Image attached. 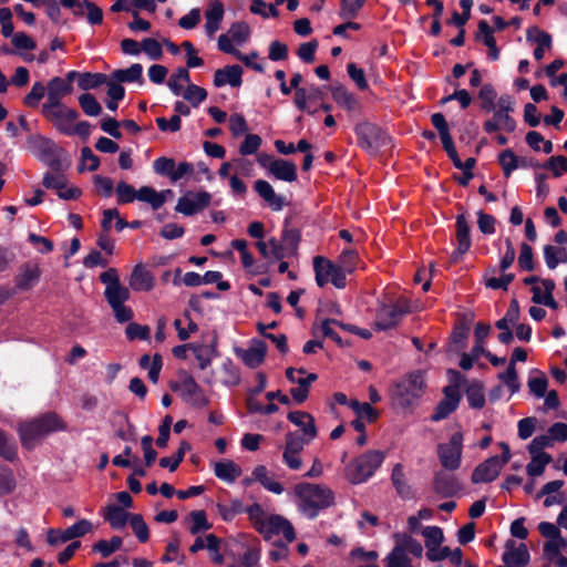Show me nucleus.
Segmentation results:
<instances>
[{"label":"nucleus","instance_id":"nucleus-34","mask_svg":"<svg viewBox=\"0 0 567 567\" xmlns=\"http://www.w3.org/2000/svg\"><path fill=\"white\" fill-rule=\"evenodd\" d=\"M214 472L216 477L228 483L235 482L241 475V468L230 460L216 462Z\"/></svg>","mask_w":567,"mask_h":567},{"label":"nucleus","instance_id":"nucleus-33","mask_svg":"<svg viewBox=\"0 0 567 567\" xmlns=\"http://www.w3.org/2000/svg\"><path fill=\"white\" fill-rule=\"evenodd\" d=\"M133 514L126 512L122 506L112 504L106 507L104 519L109 522L113 529H122L127 520H131Z\"/></svg>","mask_w":567,"mask_h":567},{"label":"nucleus","instance_id":"nucleus-64","mask_svg":"<svg viewBox=\"0 0 567 567\" xmlns=\"http://www.w3.org/2000/svg\"><path fill=\"white\" fill-rule=\"evenodd\" d=\"M359 261V255L353 249H343L338 258V266L349 274L353 272Z\"/></svg>","mask_w":567,"mask_h":567},{"label":"nucleus","instance_id":"nucleus-55","mask_svg":"<svg viewBox=\"0 0 567 567\" xmlns=\"http://www.w3.org/2000/svg\"><path fill=\"white\" fill-rule=\"evenodd\" d=\"M364 3L365 2L363 0H341L339 11L340 18L346 20L357 18Z\"/></svg>","mask_w":567,"mask_h":567},{"label":"nucleus","instance_id":"nucleus-20","mask_svg":"<svg viewBox=\"0 0 567 567\" xmlns=\"http://www.w3.org/2000/svg\"><path fill=\"white\" fill-rule=\"evenodd\" d=\"M243 68L239 64L226 65L218 69L214 73V85L223 87L229 84L233 87H238L243 83Z\"/></svg>","mask_w":567,"mask_h":567},{"label":"nucleus","instance_id":"nucleus-40","mask_svg":"<svg viewBox=\"0 0 567 567\" xmlns=\"http://www.w3.org/2000/svg\"><path fill=\"white\" fill-rule=\"evenodd\" d=\"M104 297L110 307H114L125 303L130 299V290L128 288L122 286V284H116L114 287L105 288Z\"/></svg>","mask_w":567,"mask_h":567},{"label":"nucleus","instance_id":"nucleus-13","mask_svg":"<svg viewBox=\"0 0 567 567\" xmlns=\"http://www.w3.org/2000/svg\"><path fill=\"white\" fill-rule=\"evenodd\" d=\"M266 540H270L272 535L282 534L288 543L296 538V532L292 524L280 515H270L265 525V532L260 533Z\"/></svg>","mask_w":567,"mask_h":567},{"label":"nucleus","instance_id":"nucleus-11","mask_svg":"<svg viewBox=\"0 0 567 567\" xmlns=\"http://www.w3.org/2000/svg\"><path fill=\"white\" fill-rule=\"evenodd\" d=\"M212 195L206 190H200L196 194L188 192L186 195L178 198L175 210L185 216H193L210 205Z\"/></svg>","mask_w":567,"mask_h":567},{"label":"nucleus","instance_id":"nucleus-25","mask_svg":"<svg viewBox=\"0 0 567 567\" xmlns=\"http://www.w3.org/2000/svg\"><path fill=\"white\" fill-rule=\"evenodd\" d=\"M128 284L134 291H150L155 286L154 277L143 264L133 268Z\"/></svg>","mask_w":567,"mask_h":567},{"label":"nucleus","instance_id":"nucleus-42","mask_svg":"<svg viewBox=\"0 0 567 567\" xmlns=\"http://www.w3.org/2000/svg\"><path fill=\"white\" fill-rule=\"evenodd\" d=\"M107 82V75L104 73L82 72L78 81V86L83 91L94 90Z\"/></svg>","mask_w":567,"mask_h":567},{"label":"nucleus","instance_id":"nucleus-5","mask_svg":"<svg viewBox=\"0 0 567 567\" xmlns=\"http://www.w3.org/2000/svg\"><path fill=\"white\" fill-rule=\"evenodd\" d=\"M424 386L421 371L412 372L406 379L396 383L392 399L401 408H410L421 398Z\"/></svg>","mask_w":567,"mask_h":567},{"label":"nucleus","instance_id":"nucleus-21","mask_svg":"<svg viewBox=\"0 0 567 567\" xmlns=\"http://www.w3.org/2000/svg\"><path fill=\"white\" fill-rule=\"evenodd\" d=\"M195 358L198 360L200 370H205L212 363L214 357L217 355V334L213 333L208 343H189Z\"/></svg>","mask_w":567,"mask_h":567},{"label":"nucleus","instance_id":"nucleus-17","mask_svg":"<svg viewBox=\"0 0 567 567\" xmlns=\"http://www.w3.org/2000/svg\"><path fill=\"white\" fill-rule=\"evenodd\" d=\"M505 553L502 556L503 563L507 567H525L530 561V555L527 546L522 543L516 548L515 542L513 539H508L505 544Z\"/></svg>","mask_w":567,"mask_h":567},{"label":"nucleus","instance_id":"nucleus-29","mask_svg":"<svg viewBox=\"0 0 567 567\" xmlns=\"http://www.w3.org/2000/svg\"><path fill=\"white\" fill-rule=\"evenodd\" d=\"M270 174L276 179L287 183H292L298 178L297 165L291 161L282 158L275 159L270 167Z\"/></svg>","mask_w":567,"mask_h":567},{"label":"nucleus","instance_id":"nucleus-62","mask_svg":"<svg viewBox=\"0 0 567 567\" xmlns=\"http://www.w3.org/2000/svg\"><path fill=\"white\" fill-rule=\"evenodd\" d=\"M175 163V159L172 157L161 156L153 162V169L157 175L172 179Z\"/></svg>","mask_w":567,"mask_h":567},{"label":"nucleus","instance_id":"nucleus-47","mask_svg":"<svg viewBox=\"0 0 567 567\" xmlns=\"http://www.w3.org/2000/svg\"><path fill=\"white\" fill-rule=\"evenodd\" d=\"M227 35L234 43L241 45L249 39L250 28L247 22L237 21L230 24Z\"/></svg>","mask_w":567,"mask_h":567},{"label":"nucleus","instance_id":"nucleus-4","mask_svg":"<svg viewBox=\"0 0 567 567\" xmlns=\"http://www.w3.org/2000/svg\"><path fill=\"white\" fill-rule=\"evenodd\" d=\"M27 145L28 148L35 153L38 158L53 172L62 173L65 169L60 158V153L64 151L59 148L51 138L42 135H30L27 138Z\"/></svg>","mask_w":567,"mask_h":567},{"label":"nucleus","instance_id":"nucleus-6","mask_svg":"<svg viewBox=\"0 0 567 567\" xmlns=\"http://www.w3.org/2000/svg\"><path fill=\"white\" fill-rule=\"evenodd\" d=\"M358 145L365 151H378L391 145V137L378 124L363 121L354 126Z\"/></svg>","mask_w":567,"mask_h":567},{"label":"nucleus","instance_id":"nucleus-54","mask_svg":"<svg viewBox=\"0 0 567 567\" xmlns=\"http://www.w3.org/2000/svg\"><path fill=\"white\" fill-rule=\"evenodd\" d=\"M130 524L140 543L144 544L150 539L148 526L141 514H133Z\"/></svg>","mask_w":567,"mask_h":567},{"label":"nucleus","instance_id":"nucleus-61","mask_svg":"<svg viewBox=\"0 0 567 567\" xmlns=\"http://www.w3.org/2000/svg\"><path fill=\"white\" fill-rule=\"evenodd\" d=\"M183 97L187 100L192 106L197 107L207 97V91L196 84H188L183 93Z\"/></svg>","mask_w":567,"mask_h":567},{"label":"nucleus","instance_id":"nucleus-32","mask_svg":"<svg viewBox=\"0 0 567 567\" xmlns=\"http://www.w3.org/2000/svg\"><path fill=\"white\" fill-rule=\"evenodd\" d=\"M224 4L220 1H214L205 12V31L208 37H212L220 25L224 18Z\"/></svg>","mask_w":567,"mask_h":567},{"label":"nucleus","instance_id":"nucleus-52","mask_svg":"<svg viewBox=\"0 0 567 567\" xmlns=\"http://www.w3.org/2000/svg\"><path fill=\"white\" fill-rule=\"evenodd\" d=\"M181 81L187 82V83L190 82V75H189V71L187 70V68H183V66L178 68L176 73L172 74L167 82L169 90L176 96L181 95L183 92V85L181 84Z\"/></svg>","mask_w":567,"mask_h":567},{"label":"nucleus","instance_id":"nucleus-50","mask_svg":"<svg viewBox=\"0 0 567 567\" xmlns=\"http://www.w3.org/2000/svg\"><path fill=\"white\" fill-rule=\"evenodd\" d=\"M248 517L254 528L260 534L265 532V525L267 519L265 518L266 513L260 504L254 503L247 507Z\"/></svg>","mask_w":567,"mask_h":567},{"label":"nucleus","instance_id":"nucleus-44","mask_svg":"<svg viewBox=\"0 0 567 567\" xmlns=\"http://www.w3.org/2000/svg\"><path fill=\"white\" fill-rule=\"evenodd\" d=\"M349 406L358 417H365L369 423L375 422L379 417V412L368 402L361 403L353 399L349 402Z\"/></svg>","mask_w":567,"mask_h":567},{"label":"nucleus","instance_id":"nucleus-27","mask_svg":"<svg viewBox=\"0 0 567 567\" xmlns=\"http://www.w3.org/2000/svg\"><path fill=\"white\" fill-rule=\"evenodd\" d=\"M287 419L296 426L300 427L303 435L309 437V440L317 437L318 429L316 426L315 417L310 413L303 411H290Z\"/></svg>","mask_w":567,"mask_h":567},{"label":"nucleus","instance_id":"nucleus-26","mask_svg":"<svg viewBox=\"0 0 567 567\" xmlns=\"http://www.w3.org/2000/svg\"><path fill=\"white\" fill-rule=\"evenodd\" d=\"M79 112L75 109L63 107L47 117L53 126L64 135L71 136L72 123L78 120Z\"/></svg>","mask_w":567,"mask_h":567},{"label":"nucleus","instance_id":"nucleus-8","mask_svg":"<svg viewBox=\"0 0 567 567\" xmlns=\"http://www.w3.org/2000/svg\"><path fill=\"white\" fill-rule=\"evenodd\" d=\"M181 382L173 383L171 389L173 391L182 390V399L195 409H202L209 404V399L205 395L204 390L199 386L196 380L186 371L179 372Z\"/></svg>","mask_w":567,"mask_h":567},{"label":"nucleus","instance_id":"nucleus-48","mask_svg":"<svg viewBox=\"0 0 567 567\" xmlns=\"http://www.w3.org/2000/svg\"><path fill=\"white\" fill-rule=\"evenodd\" d=\"M189 517L193 522L192 526L189 527V533L192 535H198L202 532H206L213 527V525L207 519L206 512L203 509L190 512Z\"/></svg>","mask_w":567,"mask_h":567},{"label":"nucleus","instance_id":"nucleus-63","mask_svg":"<svg viewBox=\"0 0 567 567\" xmlns=\"http://www.w3.org/2000/svg\"><path fill=\"white\" fill-rule=\"evenodd\" d=\"M115 190L117 204L120 205L128 204L136 199L137 190H135V188L132 185L125 182L117 183Z\"/></svg>","mask_w":567,"mask_h":567},{"label":"nucleus","instance_id":"nucleus-30","mask_svg":"<svg viewBox=\"0 0 567 567\" xmlns=\"http://www.w3.org/2000/svg\"><path fill=\"white\" fill-rule=\"evenodd\" d=\"M497 272L496 267L489 266L485 269L483 275V282L486 288L493 289V290H504L506 291L508 289L509 284L513 282L515 279L514 274H506L503 272V275L497 278L495 277Z\"/></svg>","mask_w":567,"mask_h":567},{"label":"nucleus","instance_id":"nucleus-31","mask_svg":"<svg viewBox=\"0 0 567 567\" xmlns=\"http://www.w3.org/2000/svg\"><path fill=\"white\" fill-rule=\"evenodd\" d=\"M337 264L323 256H316L313 258V271L316 284L319 287H324L331 279L332 272L336 269Z\"/></svg>","mask_w":567,"mask_h":567},{"label":"nucleus","instance_id":"nucleus-57","mask_svg":"<svg viewBox=\"0 0 567 567\" xmlns=\"http://www.w3.org/2000/svg\"><path fill=\"white\" fill-rule=\"evenodd\" d=\"M289 219H285V227L282 229L281 240L285 247L290 248L293 252L298 249L301 240V233L297 228H288Z\"/></svg>","mask_w":567,"mask_h":567},{"label":"nucleus","instance_id":"nucleus-41","mask_svg":"<svg viewBox=\"0 0 567 567\" xmlns=\"http://www.w3.org/2000/svg\"><path fill=\"white\" fill-rule=\"evenodd\" d=\"M491 332V326L485 322H477L474 330L475 343L472 348L474 357L484 355L488 350L484 348V341Z\"/></svg>","mask_w":567,"mask_h":567},{"label":"nucleus","instance_id":"nucleus-51","mask_svg":"<svg viewBox=\"0 0 567 567\" xmlns=\"http://www.w3.org/2000/svg\"><path fill=\"white\" fill-rule=\"evenodd\" d=\"M79 104L82 111L89 116H97L102 113V106L91 93H83L79 96Z\"/></svg>","mask_w":567,"mask_h":567},{"label":"nucleus","instance_id":"nucleus-49","mask_svg":"<svg viewBox=\"0 0 567 567\" xmlns=\"http://www.w3.org/2000/svg\"><path fill=\"white\" fill-rule=\"evenodd\" d=\"M386 567H413L409 556L404 553V548L394 546L385 558Z\"/></svg>","mask_w":567,"mask_h":567},{"label":"nucleus","instance_id":"nucleus-59","mask_svg":"<svg viewBox=\"0 0 567 567\" xmlns=\"http://www.w3.org/2000/svg\"><path fill=\"white\" fill-rule=\"evenodd\" d=\"M125 336L130 341L136 339L147 341L151 338V329L136 322H130L125 328Z\"/></svg>","mask_w":567,"mask_h":567},{"label":"nucleus","instance_id":"nucleus-18","mask_svg":"<svg viewBox=\"0 0 567 567\" xmlns=\"http://www.w3.org/2000/svg\"><path fill=\"white\" fill-rule=\"evenodd\" d=\"M444 398L437 403L433 414L431 415L432 422H439L446 419L453 413L461 402V394L454 393L452 389H443Z\"/></svg>","mask_w":567,"mask_h":567},{"label":"nucleus","instance_id":"nucleus-37","mask_svg":"<svg viewBox=\"0 0 567 567\" xmlns=\"http://www.w3.org/2000/svg\"><path fill=\"white\" fill-rule=\"evenodd\" d=\"M478 99L481 101L480 107L486 113L495 111L497 92L491 83H485L478 91Z\"/></svg>","mask_w":567,"mask_h":567},{"label":"nucleus","instance_id":"nucleus-46","mask_svg":"<svg viewBox=\"0 0 567 567\" xmlns=\"http://www.w3.org/2000/svg\"><path fill=\"white\" fill-rule=\"evenodd\" d=\"M312 440L309 437L301 435L299 432H288L285 436V450L292 454H299L306 444H309Z\"/></svg>","mask_w":567,"mask_h":567},{"label":"nucleus","instance_id":"nucleus-10","mask_svg":"<svg viewBox=\"0 0 567 567\" xmlns=\"http://www.w3.org/2000/svg\"><path fill=\"white\" fill-rule=\"evenodd\" d=\"M455 241L456 248L450 255L452 265L458 264L472 246L471 227L464 214L456 216Z\"/></svg>","mask_w":567,"mask_h":567},{"label":"nucleus","instance_id":"nucleus-60","mask_svg":"<svg viewBox=\"0 0 567 567\" xmlns=\"http://www.w3.org/2000/svg\"><path fill=\"white\" fill-rule=\"evenodd\" d=\"M542 168L551 171L554 177H560L563 173H567V157L551 156L542 165Z\"/></svg>","mask_w":567,"mask_h":567},{"label":"nucleus","instance_id":"nucleus-58","mask_svg":"<svg viewBox=\"0 0 567 567\" xmlns=\"http://www.w3.org/2000/svg\"><path fill=\"white\" fill-rule=\"evenodd\" d=\"M422 535L425 538V547H440L444 542L443 529L439 526H426L422 529Z\"/></svg>","mask_w":567,"mask_h":567},{"label":"nucleus","instance_id":"nucleus-7","mask_svg":"<svg viewBox=\"0 0 567 567\" xmlns=\"http://www.w3.org/2000/svg\"><path fill=\"white\" fill-rule=\"evenodd\" d=\"M409 311V303L405 300H398L394 303H381L377 309L373 329L377 331H386L395 328L403 316Z\"/></svg>","mask_w":567,"mask_h":567},{"label":"nucleus","instance_id":"nucleus-3","mask_svg":"<svg viewBox=\"0 0 567 567\" xmlns=\"http://www.w3.org/2000/svg\"><path fill=\"white\" fill-rule=\"evenodd\" d=\"M384 461V453L370 450L352 460L344 467V476L349 483L359 485L370 480Z\"/></svg>","mask_w":567,"mask_h":567},{"label":"nucleus","instance_id":"nucleus-12","mask_svg":"<svg viewBox=\"0 0 567 567\" xmlns=\"http://www.w3.org/2000/svg\"><path fill=\"white\" fill-rule=\"evenodd\" d=\"M92 527L93 526L90 520L80 519L63 532H59L53 528L49 529L47 540L49 545L55 546L59 543H65L74 538L83 537L85 534L91 532Z\"/></svg>","mask_w":567,"mask_h":567},{"label":"nucleus","instance_id":"nucleus-35","mask_svg":"<svg viewBox=\"0 0 567 567\" xmlns=\"http://www.w3.org/2000/svg\"><path fill=\"white\" fill-rule=\"evenodd\" d=\"M112 74L115 81L122 83H144L143 66L140 63H133L127 69H117Z\"/></svg>","mask_w":567,"mask_h":567},{"label":"nucleus","instance_id":"nucleus-45","mask_svg":"<svg viewBox=\"0 0 567 567\" xmlns=\"http://www.w3.org/2000/svg\"><path fill=\"white\" fill-rule=\"evenodd\" d=\"M551 460V455L548 453L532 456V461L526 466L527 474L532 477L540 476Z\"/></svg>","mask_w":567,"mask_h":567},{"label":"nucleus","instance_id":"nucleus-23","mask_svg":"<svg viewBox=\"0 0 567 567\" xmlns=\"http://www.w3.org/2000/svg\"><path fill=\"white\" fill-rule=\"evenodd\" d=\"M19 270L14 282L17 288L22 291L33 288L41 277V269L38 264L25 262L20 266Z\"/></svg>","mask_w":567,"mask_h":567},{"label":"nucleus","instance_id":"nucleus-15","mask_svg":"<svg viewBox=\"0 0 567 567\" xmlns=\"http://www.w3.org/2000/svg\"><path fill=\"white\" fill-rule=\"evenodd\" d=\"M501 461L498 455H494L480 463L473 471L471 475V481L473 484L478 483H491L497 478L499 475Z\"/></svg>","mask_w":567,"mask_h":567},{"label":"nucleus","instance_id":"nucleus-56","mask_svg":"<svg viewBox=\"0 0 567 567\" xmlns=\"http://www.w3.org/2000/svg\"><path fill=\"white\" fill-rule=\"evenodd\" d=\"M526 38L527 41H535L538 44L537 47L544 49L551 48V35L548 32L540 30L538 27L528 28L526 31Z\"/></svg>","mask_w":567,"mask_h":567},{"label":"nucleus","instance_id":"nucleus-2","mask_svg":"<svg viewBox=\"0 0 567 567\" xmlns=\"http://www.w3.org/2000/svg\"><path fill=\"white\" fill-rule=\"evenodd\" d=\"M64 429L65 423L55 412H47L30 422L20 424L18 433L22 447L32 450L44 436Z\"/></svg>","mask_w":567,"mask_h":567},{"label":"nucleus","instance_id":"nucleus-24","mask_svg":"<svg viewBox=\"0 0 567 567\" xmlns=\"http://www.w3.org/2000/svg\"><path fill=\"white\" fill-rule=\"evenodd\" d=\"M468 333L470 322L465 319L457 321L450 334L446 351L450 353H461L466 348Z\"/></svg>","mask_w":567,"mask_h":567},{"label":"nucleus","instance_id":"nucleus-22","mask_svg":"<svg viewBox=\"0 0 567 567\" xmlns=\"http://www.w3.org/2000/svg\"><path fill=\"white\" fill-rule=\"evenodd\" d=\"M254 189L275 212H279L288 205L286 198L282 195L276 194L274 187L267 181H256Z\"/></svg>","mask_w":567,"mask_h":567},{"label":"nucleus","instance_id":"nucleus-16","mask_svg":"<svg viewBox=\"0 0 567 567\" xmlns=\"http://www.w3.org/2000/svg\"><path fill=\"white\" fill-rule=\"evenodd\" d=\"M433 489L441 497L449 498L461 491V484L455 475L441 470L434 473Z\"/></svg>","mask_w":567,"mask_h":567},{"label":"nucleus","instance_id":"nucleus-39","mask_svg":"<svg viewBox=\"0 0 567 567\" xmlns=\"http://www.w3.org/2000/svg\"><path fill=\"white\" fill-rule=\"evenodd\" d=\"M136 195V199L150 204L153 210L159 209L165 204L162 194L151 186H142Z\"/></svg>","mask_w":567,"mask_h":567},{"label":"nucleus","instance_id":"nucleus-14","mask_svg":"<svg viewBox=\"0 0 567 567\" xmlns=\"http://www.w3.org/2000/svg\"><path fill=\"white\" fill-rule=\"evenodd\" d=\"M235 352L250 369L261 365L267 354V344L264 340L252 339L248 349L236 348Z\"/></svg>","mask_w":567,"mask_h":567},{"label":"nucleus","instance_id":"nucleus-36","mask_svg":"<svg viewBox=\"0 0 567 567\" xmlns=\"http://www.w3.org/2000/svg\"><path fill=\"white\" fill-rule=\"evenodd\" d=\"M466 400L472 409H482L485 405V394L483 383L473 381L465 390Z\"/></svg>","mask_w":567,"mask_h":567},{"label":"nucleus","instance_id":"nucleus-28","mask_svg":"<svg viewBox=\"0 0 567 567\" xmlns=\"http://www.w3.org/2000/svg\"><path fill=\"white\" fill-rule=\"evenodd\" d=\"M391 482L392 485L396 492V494L402 498L410 501L414 498L415 494L411 487V485L408 483L405 478V474L403 471V465L401 463H396L391 473Z\"/></svg>","mask_w":567,"mask_h":567},{"label":"nucleus","instance_id":"nucleus-19","mask_svg":"<svg viewBox=\"0 0 567 567\" xmlns=\"http://www.w3.org/2000/svg\"><path fill=\"white\" fill-rule=\"evenodd\" d=\"M329 90L334 102L339 106L347 110L348 112H355L361 110L362 104L359 101V99L352 92H350L343 84H331L329 86Z\"/></svg>","mask_w":567,"mask_h":567},{"label":"nucleus","instance_id":"nucleus-38","mask_svg":"<svg viewBox=\"0 0 567 567\" xmlns=\"http://www.w3.org/2000/svg\"><path fill=\"white\" fill-rule=\"evenodd\" d=\"M497 161L503 169L504 176L507 178L515 169L519 168V157L512 148L502 151L497 156Z\"/></svg>","mask_w":567,"mask_h":567},{"label":"nucleus","instance_id":"nucleus-43","mask_svg":"<svg viewBox=\"0 0 567 567\" xmlns=\"http://www.w3.org/2000/svg\"><path fill=\"white\" fill-rule=\"evenodd\" d=\"M123 545V539L120 536H113L110 540L100 539L96 542L92 551L101 554L103 558L110 557L113 553L118 550Z\"/></svg>","mask_w":567,"mask_h":567},{"label":"nucleus","instance_id":"nucleus-1","mask_svg":"<svg viewBox=\"0 0 567 567\" xmlns=\"http://www.w3.org/2000/svg\"><path fill=\"white\" fill-rule=\"evenodd\" d=\"M299 499L298 508L308 519H316L321 511L334 504L333 491L322 484L302 482L295 486Z\"/></svg>","mask_w":567,"mask_h":567},{"label":"nucleus","instance_id":"nucleus-53","mask_svg":"<svg viewBox=\"0 0 567 567\" xmlns=\"http://www.w3.org/2000/svg\"><path fill=\"white\" fill-rule=\"evenodd\" d=\"M535 372L538 373V377H530L528 379L527 385L529 389V392L535 395L536 398H543L545 396L548 388V380L546 375L539 371L535 370Z\"/></svg>","mask_w":567,"mask_h":567},{"label":"nucleus","instance_id":"nucleus-9","mask_svg":"<svg viewBox=\"0 0 567 567\" xmlns=\"http://www.w3.org/2000/svg\"><path fill=\"white\" fill-rule=\"evenodd\" d=\"M463 434L455 432L447 443L437 445V456L441 465L447 471H456L461 466Z\"/></svg>","mask_w":567,"mask_h":567}]
</instances>
